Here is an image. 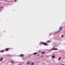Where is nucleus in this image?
Here are the masks:
<instances>
[{"mask_svg":"<svg viewBox=\"0 0 65 65\" xmlns=\"http://www.w3.org/2000/svg\"><path fill=\"white\" fill-rule=\"evenodd\" d=\"M43 44L44 45H48V44H47L46 43H43Z\"/></svg>","mask_w":65,"mask_h":65,"instance_id":"1","label":"nucleus"},{"mask_svg":"<svg viewBox=\"0 0 65 65\" xmlns=\"http://www.w3.org/2000/svg\"><path fill=\"white\" fill-rule=\"evenodd\" d=\"M62 29V27L60 26V28L59 29V31H60V30H61Z\"/></svg>","mask_w":65,"mask_h":65,"instance_id":"2","label":"nucleus"},{"mask_svg":"<svg viewBox=\"0 0 65 65\" xmlns=\"http://www.w3.org/2000/svg\"><path fill=\"white\" fill-rule=\"evenodd\" d=\"M55 57V55H53L52 56V58H54Z\"/></svg>","mask_w":65,"mask_h":65,"instance_id":"3","label":"nucleus"},{"mask_svg":"<svg viewBox=\"0 0 65 65\" xmlns=\"http://www.w3.org/2000/svg\"><path fill=\"white\" fill-rule=\"evenodd\" d=\"M8 50H9V49H8V48H6V49L5 51H8Z\"/></svg>","mask_w":65,"mask_h":65,"instance_id":"4","label":"nucleus"},{"mask_svg":"<svg viewBox=\"0 0 65 65\" xmlns=\"http://www.w3.org/2000/svg\"><path fill=\"white\" fill-rule=\"evenodd\" d=\"M30 63H31V62H27V64H30Z\"/></svg>","mask_w":65,"mask_h":65,"instance_id":"5","label":"nucleus"},{"mask_svg":"<svg viewBox=\"0 0 65 65\" xmlns=\"http://www.w3.org/2000/svg\"><path fill=\"white\" fill-rule=\"evenodd\" d=\"M3 58H1L0 59V61H2V60H3Z\"/></svg>","mask_w":65,"mask_h":65,"instance_id":"6","label":"nucleus"},{"mask_svg":"<svg viewBox=\"0 0 65 65\" xmlns=\"http://www.w3.org/2000/svg\"><path fill=\"white\" fill-rule=\"evenodd\" d=\"M37 54V52H36L33 54V55H36V54Z\"/></svg>","mask_w":65,"mask_h":65,"instance_id":"7","label":"nucleus"},{"mask_svg":"<svg viewBox=\"0 0 65 65\" xmlns=\"http://www.w3.org/2000/svg\"><path fill=\"white\" fill-rule=\"evenodd\" d=\"M61 57H60L59 58V59H58V60H60V59H61Z\"/></svg>","mask_w":65,"mask_h":65,"instance_id":"8","label":"nucleus"},{"mask_svg":"<svg viewBox=\"0 0 65 65\" xmlns=\"http://www.w3.org/2000/svg\"><path fill=\"white\" fill-rule=\"evenodd\" d=\"M47 42H49V43H50V42H51V41H48L47 42H46V43H47Z\"/></svg>","mask_w":65,"mask_h":65,"instance_id":"9","label":"nucleus"},{"mask_svg":"<svg viewBox=\"0 0 65 65\" xmlns=\"http://www.w3.org/2000/svg\"><path fill=\"white\" fill-rule=\"evenodd\" d=\"M34 62L32 63H31V65H33V64H34Z\"/></svg>","mask_w":65,"mask_h":65,"instance_id":"10","label":"nucleus"},{"mask_svg":"<svg viewBox=\"0 0 65 65\" xmlns=\"http://www.w3.org/2000/svg\"><path fill=\"white\" fill-rule=\"evenodd\" d=\"M21 56H22V57H23V56H24V55H23V54H21Z\"/></svg>","mask_w":65,"mask_h":65,"instance_id":"11","label":"nucleus"},{"mask_svg":"<svg viewBox=\"0 0 65 65\" xmlns=\"http://www.w3.org/2000/svg\"><path fill=\"white\" fill-rule=\"evenodd\" d=\"M54 50H57V48H54Z\"/></svg>","mask_w":65,"mask_h":65,"instance_id":"12","label":"nucleus"},{"mask_svg":"<svg viewBox=\"0 0 65 65\" xmlns=\"http://www.w3.org/2000/svg\"><path fill=\"white\" fill-rule=\"evenodd\" d=\"M45 53V52H42V54H44Z\"/></svg>","mask_w":65,"mask_h":65,"instance_id":"13","label":"nucleus"},{"mask_svg":"<svg viewBox=\"0 0 65 65\" xmlns=\"http://www.w3.org/2000/svg\"><path fill=\"white\" fill-rule=\"evenodd\" d=\"M3 52H4V51H1V53H3Z\"/></svg>","mask_w":65,"mask_h":65,"instance_id":"14","label":"nucleus"},{"mask_svg":"<svg viewBox=\"0 0 65 65\" xmlns=\"http://www.w3.org/2000/svg\"><path fill=\"white\" fill-rule=\"evenodd\" d=\"M63 37V35H62L61 36V37Z\"/></svg>","mask_w":65,"mask_h":65,"instance_id":"15","label":"nucleus"},{"mask_svg":"<svg viewBox=\"0 0 65 65\" xmlns=\"http://www.w3.org/2000/svg\"><path fill=\"white\" fill-rule=\"evenodd\" d=\"M11 63H13V61H11Z\"/></svg>","mask_w":65,"mask_h":65,"instance_id":"16","label":"nucleus"},{"mask_svg":"<svg viewBox=\"0 0 65 65\" xmlns=\"http://www.w3.org/2000/svg\"><path fill=\"white\" fill-rule=\"evenodd\" d=\"M41 43H42V44L43 43V42H41Z\"/></svg>","mask_w":65,"mask_h":65,"instance_id":"17","label":"nucleus"},{"mask_svg":"<svg viewBox=\"0 0 65 65\" xmlns=\"http://www.w3.org/2000/svg\"><path fill=\"white\" fill-rule=\"evenodd\" d=\"M41 57H43V56H42V55H41Z\"/></svg>","mask_w":65,"mask_h":65,"instance_id":"18","label":"nucleus"},{"mask_svg":"<svg viewBox=\"0 0 65 65\" xmlns=\"http://www.w3.org/2000/svg\"><path fill=\"white\" fill-rule=\"evenodd\" d=\"M16 1H17V0H15L14 2H16Z\"/></svg>","mask_w":65,"mask_h":65,"instance_id":"19","label":"nucleus"},{"mask_svg":"<svg viewBox=\"0 0 65 65\" xmlns=\"http://www.w3.org/2000/svg\"><path fill=\"white\" fill-rule=\"evenodd\" d=\"M39 56V54H38V56Z\"/></svg>","mask_w":65,"mask_h":65,"instance_id":"20","label":"nucleus"},{"mask_svg":"<svg viewBox=\"0 0 65 65\" xmlns=\"http://www.w3.org/2000/svg\"><path fill=\"white\" fill-rule=\"evenodd\" d=\"M61 65H64V64H62Z\"/></svg>","mask_w":65,"mask_h":65,"instance_id":"21","label":"nucleus"},{"mask_svg":"<svg viewBox=\"0 0 65 65\" xmlns=\"http://www.w3.org/2000/svg\"><path fill=\"white\" fill-rule=\"evenodd\" d=\"M59 32V31H57V32H56V33H57V32Z\"/></svg>","mask_w":65,"mask_h":65,"instance_id":"22","label":"nucleus"},{"mask_svg":"<svg viewBox=\"0 0 65 65\" xmlns=\"http://www.w3.org/2000/svg\"><path fill=\"white\" fill-rule=\"evenodd\" d=\"M3 8L2 7H1V8Z\"/></svg>","mask_w":65,"mask_h":65,"instance_id":"23","label":"nucleus"}]
</instances>
